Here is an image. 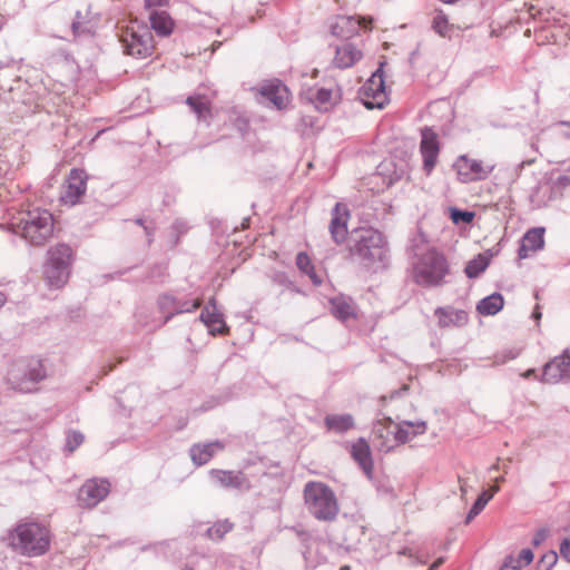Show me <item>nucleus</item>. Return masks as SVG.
<instances>
[{
	"instance_id": "nucleus-1",
	"label": "nucleus",
	"mask_w": 570,
	"mask_h": 570,
	"mask_svg": "<svg viewBox=\"0 0 570 570\" xmlns=\"http://www.w3.org/2000/svg\"><path fill=\"white\" fill-rule=\"evenodd\" d=\"M9 541L20 554L39 557L49 550L51 532L47 525L39 522H20L10 532Z\"/></svg>"
},
{
	"instance_id": "nucleus-2",
	"label": "nucleus",
	"mask_w": 570,
	"mask_h": 570,
	"mask_svg": "<svg viewBox=\"0 0 570 570\" xmlns=\"http://www.w3.org/2000/svg\"><path fill=\"white\" fill-rule=\"evenodd\" d=\"M306 510L318 521L332 522L340 512V505L334 491L325 483L309 481L303 490Z\"/></svg>"
},
{
	"instance_id": "nucleus-3",
	"label": "nucleus",
	"mask_w": 570,
	"mask_h": 570,
	"mask_svg": "<svg viewBox=\"0 0 570 570\" xmlns=\"http://www.w3.org/2000/svg\"><path fill=\"white\" fill-rule=\"evenodd\" d=\"M46 377L42 361L36 357H21L9 363L4 381L7 385L20 393L36 391V385Z\"/></svg>"
},
{
	"instance_id": "nucleus-4",
	"label": "nucleus",
	"mask_w": 570,
	"mask_h": 570,
	"mask_svg": "<svg viewBox=\"0 0 570 570\" xmlns=\"http://www.w3.org/2000/svg\"><path fill=\"white\" fill-rule=\"evenodd\" d=\"M449 271V264L444 255L435 249H428L416 256L412 264L411 276L414 283L420 286L436 287L445 283Z\"/></svg>"
},
{
	"instance_id": "nucleus-5",
	"label": "nucleus",
	"mask_w": 570,
	"mask_h": 570,
	"mask_svg": "<svg viewBox=\"0 0 570 570\" xmlns=\"http://www.w3.org/2000/svg\"><path fill=\"white\" fill-rule=\"evenodd\" d=\"M12 230L29 244L41 246L52 235V215L48 210L40 208L29 210L22 214L18 222L12 223Z\"/></svg>"
},
{
	"instance_id": "nucleus-6",
	"label": "nucleus",
	"mask_w": 570,
	"mask_h": 570,
	"mask_svg": "<svg viewBox=\"0 0 570 570\" xmlns=\"http://www.w3.org/2000/svg\"><path fill=\"white\" fill-rule=\"evenodd\" d=\"M350 255L357 257L366 266H386L389 248L383 234L375 229H362L360 235L350 246Z\"/></svg>"
},
{
	"instance_id": "nucleus-7",
	"label": "nucleus",
	"mask_w": 570,
	"mask_h": 570,
	"mask_svg": "<svg viewBox=\"0 0 570 570\" xmlns=\"http://www.w3.org/2000/svg\"><path fill=\"white\" fill-rule=\"evenodd\" d=\"M73 250L67 244H57L49 248L43 274L47 284L52 288H61L70 276Z\"/></svg>"
},
{
	"instance_id": "nucleus-8",
	"label": "nucleus",
	"mask_w": 570,
	"mask_h": 570,
	"mask_svg": "<svg viewBox=\"0 0 570 570\" xmlns=\"http://www.w3.org/2000/svg\"><path fill=\"white\" fill-rule=\"evenodd\" d=\"M125 53L145 59L153 55L155 49L154 36L147 27H127L120 33Z\"/></svg>"
},
{
	"instance_id": "nucleus-9",
	"label": "nucleus",
	"mask_w": 570,
	"mask_h": 570,
	"mask_svg": "<svg viewBox=\"0 0 570 570\" xmlns=\"http://www.w3.org/2000/svg\"><path fill=\"white\" fill-rule=\"evenodd\" d=\"M382 68L383 63L361 88L362 101L367 109H382L389 101Z\"/></svg>"
},
{
	"instance_id": "nucleus-10",
	"label": "nucleus",
	"mask_w": 570,
	"mask_h": 570,
	"mask_svg": "<svg viewBox=\"0 0 570 570\" xmlns=\"http://www.w3.org/2000/svg\"><path fill=\"white\" fill-rule=\"evenodd\" d=\"M453 168L456 171L459 181L466 184L487 179L494 170L495 165L484 164L481 160L462 155L455 160Z\"/></svg>"
},
{
	"instance_id": "nucleus-11",
	"label": "nucleus",
	"mask_w": 570,
	"mask_h": 570,
	"mask_svg": "<svg viewBox=\"0 0 570 570\" xmlns=\"http://www.w3.org/2000/svg\"><path fill=\"white\" fill-rule=\"evenodd\" d=\"M88 175L83 169L72 168L66 179L60 200L65 205L75 206L85 196Z\"/></svg>"
},
{
	"instance_id": "nucleus-12",
	"label": "nucleus",
	"mask_w": 570,
	"mask_h": 570,
	"mask_svg": "<svg viewBox=\"0 0 570 570\" xmlns=\"http://www.w3.org/2000/svg\"><path fill=\"white\" fill-rule=\"evenodd\" d=\"M202 305V301L196 299H180L177 296L165 293L157 299L159 313L164 315V324L171 320L175 315L183 313H191Z\"/></svg>"
},
{
	"instance_id": "nucleus-13",
	"label": "nucleus",
	"mask_w": 570,
	"mask_h": 570,
	"mask_svg": "<svg viewBox=\"0 0 570 570\" xmlns=\"http://www.w3.org/2000/svg\"><path fill=\"white\" fill-rule=\"evenodd\" d=\"M110 483L106 479L87 480L78 491V501L85 508H94L108 495Z\"/></svg>"
},
{
	"instance_id": "nucleus-14",
	"label": "nucleus",
	"mask_w": 570,
	"mask_h": 570,
	"mask_svg": "<svg viewBox=\"0 0 570 570\" xmlns=\"http://www.w3.org/2000/svg\"><path fill=\"white\" fill-rule=\"evenodd\" d=\"M420 153L423 170L429 176L435 168L440 154L439 137L431 128L425 127L421 130Z\"/></svg>"
},
{
	"instance_id": "nucleus-15",
	"label": "nucleus",
	"mask_w": 570,
	"mask_h": 570,
	"mask_svg": "<svg viewBox=\"0 0 570 570\" xmlns=\"http://www.w3.org/2000/svg\"><path fill=\"white\" fill-rule=\"evenodd\" d=\"M541 382L547 384L570 382V355L567 352L553 357L543 366Z\"/></svg>"
},
{
	"instance_id": "nucleus-16",
	"label": "nucleus",
	"mask_w": 570,
	"mask_h": 570,
	"mask_svg": "<svg viewBox=\"0 0 570 570\" xmlns=\"http://www.w3.org/2000/svg\"><path fill=\"white\" fill-rule=\"evenodd\" d=\"M373 443L381 452H390L397 445L395 423L390 417L379 420L373 425Z\"/></svg>"
},
{
	"instance_id": "nucleus-17",
	"label": "nucleus",
	"mask_w": 570,
	"mask_h": 570,
	"mask_svg": "<svg viewBox=\"0 0 570 570\" xmlns=\"http://www.w3.org/2000/svg\"><path fill=\"white\" fill-rule=\"evenodd\" d=\"M330 233L334 243L337 245L342 244L348 234L347 223L351 214L350 209L345 204L336 203L331 212Z\"/></svg>"
},
{
	"instance_id": "nucleus-18",
	"label": "nucleus",
	"mask_w": 570,
	"mask_h": 570,
	"mask_svg": "<svg viewBox=\"0 0 570 570\" xmlns=\"http://www.w3.org/2000/svg\"><path fill=\"white\" fill-rule=\"evenodd\" d=\"M372 20L351 16H338L331 24V33L337 38L350 39L357 35L361 28L368 29Z\"/></svg>"
},
{
	"instance_id": "nucleus-19",
	"label": "nucleus",
	"mask_w": 570,
	"mask_h": 570,
	"mask_svg": "<svg viewBox=\"0 0 570 570\" xmlns=\"http://www.w3.org/2000/svg\"><path fill=\"white\" fill-rule=\"evenodd\" d=\"M199 320L207 326L212 335H224L228 333V326L224 321V315L217 309L215 298L209 302L203 308Z\"/></svg>"
},
{
	"instance_id": "nucleus-20",
	"label": "nucleus",
	"mask_w": 570,
	"mask_h": 570,
	"mask_svg": "<svg viewBox=\"0 0 570 570\" xmlns=\"http://www.w3.org/2000/svg\"><path fill=\"white\" fill-rule=\"evenodd\" d=\"M261 96L279 110L284 109L289 101L287 87L278 80L264 85L261 89Z\"/></svg>"
},
{
	"instance_id": "nucleus-21",
	"label": "nucleus",
	"mask_w": 570,
	"mask_h": 570,
	"mask_svg": "<svg viewBox=\"0 0 570 570\" xmlns=\"http://www.w3.org/2000/svg\"><path fill=\"white\" fill-rule=\"evenodd\" d=\"M351 455L360 465L365 475L371 479L373 475V459L371 448L364 438L357 439L351 446Z\"/></svg>"
},
{
	"instance_id": "nucleus-22",
	"label": "nucleus",
	"mask_w": 570,
	"mask_h": 570,
	"mask_svg": "<svg viewBox=\"0 0 570 570\" xmlns=\"http://www.w3.org/2000/svg\"><path fill=\"white\" fill-rule=\"evenodd\" d=\"M440 327L463 326L468 323L469 315L463 309H456L452 306L438 307L434 311Z\"/></svg>"
},
{
	"instance_id": "nucleus-23",
	"label": "nucleus",
	"mask_w": 570,
	"mask_h": 570,
	"mask_svg": "<svg viewBox=\"0 0 570 570\" xmlns=\"http://www.w3.org/2000/svg\"><path fill=\"white\" fill-rule=\"evenodd\" d=\"M544 228H532L528 230L522 237L521 245L518 252L519 258L524 259L531 252L541 249L544 245Z\"/></svg>"
},
{
	"instance_id": "nucleus-24",
	"label": "nucleus",
	"mask_w": 570,
	"mask_h": 570,
	"mask_svg": "<svg viewBox=\"0 0 570 570\" xmlns=\"http://www.w3.org/2000/svg\"><path fill=\"white\" fill-rule=\"evenodd\" d=\"M362 57V51L354 45L343 43L336 47L333 63L340 69H345L352 67L355 62L361 60Z\"/></svg>"
},
{
	"instance_id": "nucleus-25",
	"label": "nucleus",
	"mask_w": 570,
	"mask_h": 570,
	"mask_svg": "<svg viewBox=\"0 0 570 570\" xmlns=\"http://www.w3.org/2000/svg\"><path fill=\"white\" fill-rule=\"evenodd\" d=\"M223 449L224 444L220 441H214L205 444H194L189 453L196 465H204L210 461L215 453Z\"/></svg>"
},
{
	"instance_id": "nucleus-26",
	"label": "nucleus",
	"mask_w": 570,
	"mask_h": 570,
	"mask_svg": "<svg viewBox=\"0 0 570 570\" xmlns=\"http://www.w3.org/2000/svg\"><path fill=\"white\" fill-rule=\"evenodd\" d=\"M397 444H403L411 441L414 436L425 433L426 423L424 421H402L395 424Z\"/></svg>"
},
{
	"instance_id": "nucleus-27",
	"label": "nucleus",
	"mask_w": 570,
	"mask_h": 570,
	"mask_svg": "<svg viewBox=\"0 0 570 570\" xmlns=\"http://www.w3.org/2000/svg\"><path fill=\"white\" fill-rule=\"evenodd\" d=\"M151 29L159 37H168L173 33L175 22L164 10H154L149 14Z\"/></svg>"
},
{
	"instance_id": "nucleus-28",
	"label": "nucleus",
	"mask_w": 570,
	"mask_h": 570,
	"mask_svg": "<svg viewBox=\"0 0 570 570\" xmlns=\"http://www.w3.org/2000/svg\"><path fill=\"white\" fill-rule=\"evenodd\" d=\"M333 315L341 320L346 321L356 316V306L352 298L346 296H336L330 301Z\"/></svg>"
},
{
	"instance_id": "nucleus-29",
	"label": "nucleus",
	"mask_w": 570,
	"mask_h": 570,
	"mask_svg": "<svg viewBox=\"0 0 570 570\" xmlns=\"http://www.w3.org/2000/svg\"><path fill=\"white\" fill-rule=\"evenodd\" d=\"M328 431L342 434L354 428V419L351 414H330L324 419Z\"/></svg>"
},
{
	"instance_id": "nucleus-30",
	"label": "nucleus",
	"mask_w": 570,
	"mask_h": 570,
	"mask_svg": "<svg viewBox=\"0 0 570 570\" xmlns=\"http://www.w3.org/2000/svg\"><path fill=\"white\" fill-rule=\"evenodd\" d=\"M213 479L224 488L239 489L244 485L245 478L242 472L213 470Z\"/></svg>"
},
{
	"instance_id": "nucleus-31",
	"label": "nucleus",
	"mask_w": 570,
	"mask_h": 570,
	"mask_svg": "<svg viewBox=\"0 0 570 570\" xmlns=\"http://www.w3.org/2000/svg\"><path fill=\"white\" fill-rule=\"evenodd\" d=\"M503 296L500 293H493L478 303L476 311L482 315H495L503 308Z\"/></svg>"
},
{
	"instance_id": "nucleus-32",
	"label": "nucleus",
	"mask_w": 570,
	"mask_h": 570,
	"mask_svg": "<svg viewBox=\"0 0 570 570\" xmlns=\"http://www.w3.org/2000/svg\"><path fill=\"white\" fill-rule=\"evenodd\" d=\"M491 261V254L483 253L469 261L465 265L464 273L469 278H475L480 276L489 266Z\"/></svg>"
},
{
	"instance_id": "nucleus-33",
	"label": "nucleus",
	"mask_w": 570,
	"mask_h": 570,
	"mask_svg": "<svg viewBox=\"0 0 570 570\" xmlns=\"http://www.w3.org/2000/svg\"><path fill=\"white\" fill-rule=\"evenodd\" d=\"M186 104L197 115L199 120H207L210 116L209 101L203 96L188 97Z\"/></svg>"
},
{
	"instance_id": "nucleus-34",
	"label": "nucleus",
	"mask_w": 570,
	"mask_h": 570,
	"mask_svg": "<svg viewBox=\"0 0 570 570\" xmlns=\"http://www.w3.org/2000/svg\"><path fill=\"white\" fill-rule=\"evenodd\" d=\"M432 28L439 36L451 38V32L454 27L449 23L448 17L442 11H439L433 18Z\"/></svg>"
},
{
	"instance_id": "nucleus-35",
	"label": "nucleus",
	"mask_w": 570,
	"mask_h": 570,
	"mask_svg": "<svg viewBox=\"0 0 570 570\" xmlns=\"http://www.w3.org/2000/svg\"><path fill=\"white\" fill-rule=\"evenodd\" d=\"M493 498V493H489L488 491H483L478 499L475 500L474 504L470 509L465 523H470L480 512L485 508L488 502Z\"/></svg>"
},
{
	"instance_id": "nucleus-36",
	"label": "nucleus",
	"mask_w": 570,
	"mask_h": 570,
	"mask_svg": "<svg viewBox=\"0 0 570 570\" xmlns=\"http://www.w3.org/2000/svg\"><path fill=\"white\" fill-rule=\"evenodd\" d=\"M233 529V523L227 520L218 521L207 529V535L212 540H220Z\"/></svg>"
},
{
	"instance_id": "nucleus-37",
	"label": "nucleus",
	"mask_w": 570,
	"mask_h": 570,
	"mask_svg": "<svg viewBox=\"0 0 570 570\" xmlns=\"http://www.w3.org/2000/svg\"><path fill=\"white\" fill-rule=\"evenodd\" d=\"M333 90L327 88H320L316 91L314 102L320 110H327L332 105Z\"/></svg>"
},
{
	"instance_id": "nucleus-38",
	"label": "nucleus",
	"mask_w": 570,
	"mask_h": 570,
	"mask_svg": "<svg viewBox=\"0 0 570 570\" xmlns=\"http://www.w3.org/2000/svg\"><path fill=\"white\" fill-rule=\"evenodd\" d=\"M85 440V435L79 431H69L66 438L65 450L69 453H72L76 449H78Z\"/></svg>"
},
{
	"instance_id": "nucleus-39",
	"label": "nucleus",
	"mask_w": 570,
	"mask_h": 570,
	"mask_svg": "<svg viewBox=\"0 0 570 570\" xmlns=\"http://www.w3.org/2000/svg\"><path fill=\"white\" fill-rule=\"evenodd\" d=\"M451 218L454 224L459 223H471L474 218V213L468 210H460L458 208L451 209Z\"/></svg>"
},
{
	"instance_id": "nucleus-40",
	"label": "nucleus",
	"mask_w": 570,
	"mask_h": 570,
	"mask_svg": "<svg viewBox=\"0 0 570 570\" xmlns=\"http://www.w3.org/2000/svg\"><path fill=\"white\" fill-rule=\"evenodd\" d=\"M570 186V168L564 173L558 174V176L552 178V187L553 189H563Z\"/></svg>"
},
{
	"instance_id": "nucleus-41",
	"label": "nucleus",
	"mask_w": 570,
	"mask_h": 570,
	"mask_svg": "<svg viewBox=\"0 0 570 570\" xmlns=\"http://www.w3.org/2000/svg\"><path fill=\"white\" fill-rule=\"evenodd\" d=\"M541 191L547 193V191H549V188L547 186H543V185H538L534 188V190L532 191L531 196H530L531 203L534 206H537V207L544 206L547 204V202L550 199V197L547 198V199L546 198H541L540 195H539Z\"/></svg>"
},
{
	"instance_id": "nucleus-42",
	"label": "nucleus",
	"mask_w": 570,
	"mask_h": 570,
	"mask_svg": "<svg viewBox=\"0 0 570 570\" xmlns=\"http://www.w3.org/2000/svg\"><path fill=\"white\" fill-rule=\"evenodd\" d=\"M312 264L313 263L306 253L301 252L297 254L296 265L302 273L307 272V269H311Z\"/></svg>"
},
{
	"instance_id": "nucleus-43",
	"label": "nucleus",
	"mask_w": 570,
	"mask_h": 570,
	"mask_svg": "<svg viewBox=\"0 0 570 570\" xmlns=\"http://www.w3.org/2000/svg\"><path fill=\"white\" fill-rule=\"evenodd\" d=\"M515 564L521 568L522 564L528 566L533 560V552L530 549H522L517 558Z\"/></svg>"
},
{
	"instance_id": "nucleus-44",
	"label": "nucleus",
	"mask_w": 570,
	"mask_h": 570,
	"mask_svg": "<svg viewBox=\"0 0 570 570\" xmlns=\"http://www.w3.org/2000/svg\"><path fill=\"white\" fill-rule=\"evenodd\" d=\"M304 274H306L309 277V279L312 281V283L316 286H318L323 283L322 277L316 273L313 264L311 265V269H307V272H304Z\"/></svg>"
},
{
	"instance_id": "nucleus-45",
	"label": "nucleus",
	"mask_w": 570,
	"mask_h": 570,
	"mask_svg": "<svg viewBox=\"0 0 570 570\" xmlns=\"http://www.w3.org/2000/svg\"><path fill=\"white\" fill-rule=\"evenodd\" d=\"M304 274H306L309 277V279L312 281V283L316 286H318L323 283L322 277L316 273L313 264L311 265V269H307V272H304Z\"/></svg>"
},
{
	"instance_id": "nucleus-46",
	"label": "nucleus",
	"mask_w": 570,
	"mask_h": 570,
	"mask_svg": "<svg viewBox=\"0 0 570 570\" xmlns=\"http://www.w3.org/2000/svg\"><path fill=\"white\" fill-rule=\"evenodd\" d=\"M499 570H521V569L519 566L515 564L514 557L509 556L504 559V562Z\"/></svg>"
},
{
	"instance_id": "nucleus-47",
	"label": "nucleus",
	"mask_w": 570,
	"mask_h": 570,
	"mask_svg": "<svg viewBox=\"0 0 570 570\" xmlns=\"http://www.w3.org/2000/svg\"><path fill=\"white\" fill-rule=\"evenodd\" d=\"M135 223L145 229V233L148 237V243H151V236H153L154 228L150 225H147L142 218H137L135 220Z\"/></svg>"
},
{
	"instance_id": "nucleus-48",
	"label": "nucleus",
	"mask_w": 570,
	"mask_h": 570,
	"mask_svg": "<svg viewBox=\"0 0 570 570\" xmlns=\"http://www.w3.org/2000/svg\"><path fill=\"white\" fill-rule=\"evenodd\" d=\"M169 0H145L146 8L164 7Z\"/></svg>"
},
{
	"instance_id": "nucleus-49",
	"label": "nucleus",
	"mask_w": 570,
	"mask_h": 570,
	"mask_svg": "<svg viewBox=\"0 0 570 570\" xmlns=\"http://www.w3.org/2000/svg\"><path fill=\"white\" fill-rule=\"evenodd\" d=\"M273 281L279 285H286L288 283L287 277L283 273L274 274Z\"/></svg>"
},
{
	"instance_id": "nucleus-50",
	"label": "nucleus",
	"mask_w": 570,
	"mask_h": 570,
	"mask_svg": "<svg viewBox=\"0 0 570 570\" xmlns=\"http://www.w3.org/2000/svg\"><path fill=\"white\" fill-rule=\"evenodd\" d=\"M80 19H81V14H80V12H77V14H76V19H75V20H73V22H72V29H73V31H75V32H76V31L80 28V26H81V21H80Z\"/></svg>"
},
{
	"instance_id": "nucleus-51",
	"label": "nucleus",
	"mask_w": 570,
	"mask_h": 570,
	"mask_svg": "<svg viewBox=\"0 0 570 570\" xmlns=\"http://www.w3.org/2000/svg\"><path fill=\"white\" fill-rule=\"evenodd\" d=\"M544 538H546V531H544V530L539 531V532L535 534L534 543H535V544H539L542 540H544Z\"/></svg>"
},
{
	"instance_id": "nucleus-52",
	"label": "nucleus",
	"mask_w": 570,
	"mask_h": 570,
	"mask_svg": "<svg viewBox=\"0 0 570 570\" xmlns=\"http://www.w3.org/2000/svg\"><path fill=\"white\" fill-rule=\"evenodd\" d=\"M444 562V559L443 558H439L436 559L431 566H430V570H436L442 563Z\"/></svg>"
},
{
	"instance_id": "nucleus-53",
	"label": "nucleus",
	"mask_w": 570,
	"mask_h": 570,
	"mask_svg": "<svg viewBox=\"0 0 570 570\" xmlns=\"http://www.w3.org/2000/svg\"><path fill=\"white\" fill-rule=\"evenodd\" d=\"M522 376L524 379H530V377H535V370L534 368H530L528 371H525Z\"/></svg>"
},
{
	"instance_id": "nucleus-54",
	"label": "nucleus",
	"mask_w": 570,
	"mask_h": 570,
	"mask_svg": "<svg viewBox=\"0 0 570 570\" xmlns=\"http://www.w3.org/2000/svg\"><path fill=\"white\" fill-rule=\"evenodd\" d=\"M7 303V295L0 292V307H2Z\"/></svg>"
},
{
	"instance_id": "nucleus-55",
	"label": "nucleus",
	"mask_w": 570,
	"mask_h": 570,
	"mask_svg": "<svg viewBox=\"0 0 570 570\" xmlns=\"http://www.w3.org/2000/svg\"><path fill=\"white\" fill-rule=\"evenodd\" d=\"M403 173H404V171L402 170V171H401V174H395V176H394V177H391V178H390V181L392 183V181H394V180H399V179H401V177H402Z\"/></svg>"
},
{
	"instance_id": "nucleus-56",
	"label": "nucleus",
	"mask_w": 570,
	"mask_h": 570,
	"mask_svg": "<svg viewBox=\"0 0 570 570\" xmlns=\"http://www.w3.org/2000/svg\"><path fill=\"white\" fill-rule=\"evenodd\" d=\"M532 163H533V160L521 161L520 165H519V168L522 169L525 165H531Z\"/></svg>"
},
{
	"instance_id": "nucleus-57",
	"label": "nucleus",
	"mask_w": 570,
	"mask_h": 570,
	"mask_svg": "<svg viewBox=\"0 0 570 570\" xmlns=\"http://www.w3.org/2000/svg\"><path fill=\"white\" fill-rule=\"evenodd\" d=\"M499 490H500L499 485H493V487L491 488V490H490V491H488V492H489V493H493V495H494Z\"/></svg>"
},
{
	"instance_id": "nucleus-58",
	"label": "nucleus",
	"mask_w": 570,
	"mask_h": 570,
	"mask_svg": "<svg viewBox=\"0 0 570 570\" xmlns=\"http://www.w3.org/2000/svg\"><path fill=\"white\" fill-rule=\"evenodd\" d=\"M551 564H553L556 561H557V554L556 553H552L551 556L548 557Z\"/></svg>"
},
{
	"instance_id": "nucleus-59",
	"label": "nucleus",
	"mask_w": 570,
	"mask_h": 570,
	"mask_svg": "<svg viewBox=\"0 0 570 570\" xmlns=\"http://www.w3.org/2000/svg\"><path fill=\"white\" fill-rule=\"evenodd\" d=\"M532 316L537 320H539L541 317V313L537 309L533 312Z\"/></svg>"
},
{
	"instance_id": "nucleus-60",
	"label": "nucleus",
	"mask_w": 570,
	"mask_h": 570,
	"mask_svg": "<svg viewBox=\"0 0 570 570\" xmlns=\"http://www.w3.org/2000/svg\"><path fill=\"white\" fill-rule=\"evenodd\" d=\"M340 570H351V569H350V567H348V566H343V567H341V569H340Z\"/></svg>"
},
{
	"instance_id": "nucleus-61",
	"label": "nucleus",
	"mask_w": 570,
	"mask_h": 570,
	"mask_svg": "<svg viewBox=\"0 0 570 570\" xmlns=\"http://www.w3.org/2000/svg\"><path fill=\"white\" fill-rule=\"evenodd\" d=\"M461 491H462V493H465V492H466V488H464V485H463V484H461Z\"/></svg>"
},
{
	"instance_id": "nucleus-62",
	"label": "nucleus",
	"mask_w": 570,
	"mask_h": 570,
	"mask_svg": "<svg viewBox=\"0 0 570 570\" xmlns=\"http://www.w3.org/2000/svg\"><path fill=\"white\" fill-rule=\"evenodd\" d=\"M183 570H193V569L189 567H185Z\"/></svg>"
}]
</instances>
